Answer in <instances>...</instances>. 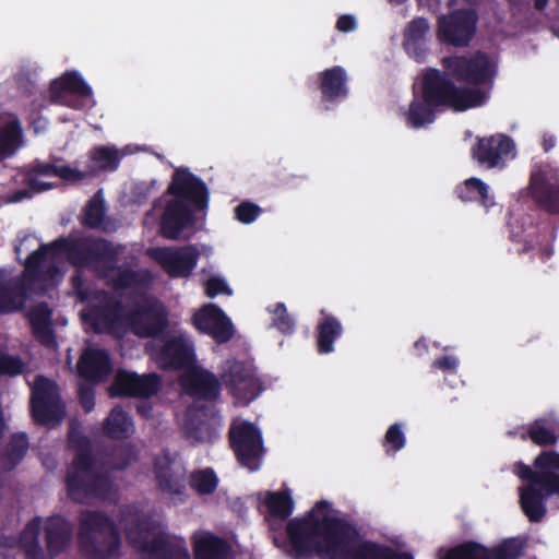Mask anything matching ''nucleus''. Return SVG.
<instances>
[{
    "mask_svg": "<svg viewBox=\"0 0 559 559\" xmlns=\"http://www.w3.org/2000/svg\"><path fill=\"white\" fill-rule=\"evenodd\" d=\"M528 191L549 212H559V167L536 163L531 170Z\"/></svg>",
    "mask_w": 559,
    "mask_h": 559,
    "instance_id": "2eb2a0df",
    "label": "nucleus"
},
{
    "mask_svg": "<svg viewBox=\"0 0 559 559\" xmlns=\"http://www.w3.org/2000/svg\"><path fill=\"white\" fill-rule=\"evenodd\" d=\"M70 444L76 449V455L67 477L69 497L79 502L104 498L111 487L109 471L123 468L128 461L123 460L119 463L106 461L98 465L90 455L88 441L74 428L70 432Z\"/></svg>",
    "mask_w": 559,
    "mask_h": 559,
    "instance_id": "39448f33",
    "label": "nucleus"
},
{
    "mask_svg": "<svg viewBox=\"0 0 559 559\" xmlns=\"http://www.w3.org/2000/svg\"><path fill=\"white\" fill-rule=\"evenodd\" d=\"M456 193L463 201L480 200L486 207L492 204L489 187L478 178L466 179L456 187Z\"/></svg>",
    "mask_w": 559,
    "mask_h": 559,
    "instance_id": "72a5a7b5",
    "label": "nucleus"
},
{
    "mask_svg": "<svg viewBox=\"0 0 559 559\" xmlns=\"http://www.w3.org/2000/svg\"><path fill=\"white\" fill-rule=\"evenodd\" d=\"M190 483L199 493L205 495L216 489L218 480L212 469L205 468L193 473Z\"/></svg>",
    "mask_w": 559,
    "mask_h": 559,
    "instance_id": "4c0bfd02",
    "label": "nucleus"
},
{
    "mask_svg": "<svg viewBox=\"0 0 559 559\" xmlns=\"http://www.w3.org/2000/svg\"><path fill=\"white\" fill-rule=\"evenodd\" d=\"M148 349L151 357L159 367L182 370L181 388L195 400V404L187 409L181 421L188 438L197 442L211 441L216 436L217 420L212 406L204 402H210L218 395L215 376L195 362L192 343L182 333L155 341Z\"/></svg>",
    "mask_w": 559,
    "mask_h": 559,
    "instance_id": "7ed1b4c3",
    "label": "nucleus"
},
{
    "mask_svg": "<svg viewBox=\"0 0 559 559\" xmlns=\"http://www.w3.org/2000/svg\"><path fill=\"white\" fill-rule=\"evenodd\" d=\"M473 157L483 166H503L515 157L513 142H477L472 148Z\"/></svg>",
    "mask_w": 559,
    "mask_h": 559,
    "instance_id": "b1692460",
    "label": "nucleus"
},
{
    "mask_svg": "<svg viewBox=\"0 0 559 559\" xmlns=\"http://www.w3.org/2000/svg\"><path fill=\"white\" fill-rule=\"evenodd\" d=\"M455 3H456V0H447V4H448L449 7H452V5H454Z\"/></svg>",
    "mask_w": 559,
    "mask_h": 559,
    "instance_id": "6e6d98bb",
    "label": "nucleus"
},
{
    "mask_svg": "<svg viewBox=\"0 0 559 559\" xmlns=\"http://www.w3.org/2000/svg\"><path fill=\"white\" fill-rule=\"evenodd\" d=\"M21 181L27 186V189L17 191L11 199V202H19L31 198L34 193L43 192L57 186L59 180L78 182L84 179V174L80 169L70 166H52L49 164L37 163L26 171L20 173Z\"/></svg>",
    "mask_w": 559,
    "mask_h": 559,
    "instance_id": "f8f14e48",
    "label": "nucleus"
},
{
    "mask_svg": "<svg viewBox=\"0 0 559 559\" xmlns=\"http://www.w3.org/2000/svg\"><path fill=\"white\" fill-rule=\"evenodd\" d=\"M17 142H0V160L12 156L17 150Z\"/></svg>",
    "mask_w": 559,
    "mask_h": 559,
    "instance_id": "8fccbe9b",
    "label": "nucleus"
},
{
    "mask_svg": "<svg viewBox=\"0 0 559 559\" xmlns=\"http://www.w3.org/2000/svg\"><path fill=\"white\" fill-rule=\"evenodd\" d=\"M138 409L145 417H147L150 415V405L147 402H141L138 405Z\"/></svg>",
    "mask_w": 559,
    "mask_h": 559,
    "instance_id": "603ef678",
    "label": "nucleus"
},
{
    "mask_svg": "<svg viewBox=\"0 0 559 559\" xmlns=\"http://www.w3.org/2000/svg\"><path fill=\"white\" fill-rule=\"evenodd\" d=\"M230 442L241 465L249 471L260 467L263 452L261 432L251 423L236 419L230 428Z\"/></svg>",
    "mask_w": 559,
    "mask_h": 559,
    "instance_id": "4468645a",
    "label": "nucleus"
},
{
    "mask_svg": "<svg viewBox=\"0 0 559 559\" xmlns=\"http://www.w3.org/2000/svg\"><path fill=\"white\" fill-rule=\"evenodd\" d=\"M428 32V21L425 17H415L406 25L403 34L405 51L418 62L424 60L427 52L425 41Z\"/></svg>",
    "mask_w": 559,
    "mask_h": 559,
    "instance_id": "a878e982",
    "label": "nucleus"
},
{
    "mask_svg": "<svg viewBox=\"0 0 559 559\" xmlns=\"http://www.w3.org/2000/svg\"><path fill=\"white\" fill-rule=\"evenodd\" d=\"M31 407L34 419L46 426H56L64 416L56 384L44 377H36L32 384Z\"/></svg>",
    "mask_w": 559,
    "mask_h": 559,
    "instance_id": "ddd939ff",
    "label": "nucleus"
},
{
    "mask_svg": "<svg viewBox=\"0 0 559 559\" xmlns=\"http://www.w3.org/2000/svg\"><path fill=\"white\" fill-rule=\"evenodd\" d=\"M433 366L443 371H451L456 369V367L459 366V360L455 357L447 356L441 359H437L433 362Z\"/></svg>",
    "mask_w": 559,
    "mask_h": 559,
    "instance_id": "de8ad7c7",
    "label": "nucleus"
},
{
    "mask_svg": "<svg viewBox=\"0 0 559 559\" xmlns=\"http://www.w3.org/2000/svg\"><path fill=\"white\" fill-rule=\"evenodd\" d=\"M347 74L343 67L334 66L318 73V88L325 109L348 96Z\"/></svg>",
    "mask_w": 559,
    "mask_h": 559,
    "instance_id": "4be33fe9",
    "label": "nucleus"
},
{
    "mask_svg": "<svg viewBox=\"0 0 559 559\" xmlns=\"http://www.w3.org/2000/svg\"><path fill=\"white\" fill-rule=\"evenodd\" d=\"M480 93L461 90L454 80L439 69H428L421 81V98L433 107L450 108L454 111H465L476 108Z\"/></svg>",
    "mask_w": 559,
    "mask_h": 559,
    "instance_id": "9d476101",
    "label": "nucleus"
},
{
    "mask_svg": "<svg viewBox=\"0 0 559 559\" xmlns=\"http://www.w3.org/2000/svg\"><path fill=\"white\" fill-rule=\"evenodd\" d=\"M72 528L63 519H34L21 534L20 544L32 559H47L58 555L68 545Z\"/></svg>",
    "mask_w": 559,
    "mask_h": 559,
    "instance_id": "1a4fd4ad",
    "label": "nucleus"
},
{
    "mask_svg": "<svg viewBox=\"0 0 559 559\" xmlns=\"http://www.w3.org/2000/svg\"><path fill=\"white\" fill-rule=\"evenodd\" d=\"M78 370L90 381H103L111 372L108 354L102 348H86L78 362Z\"/></svg>",
    "mask_w": 559,
    "mask_h": 559,
    "instance_id": "393cba45",
    "label": "nucleus"
},
{
    "mask_svg": "<svg viewBox=\"0 0 559 559\" xmlns=\"http://www.w3.org/2000/svg\"><path fill=\"white\" fill-rule=\"evenodd\" d=\"M0 140H23L20 119L11 112H0Z\"/></svg>",
    "mask_w": 559,
    "mask_h": 559,
    "instance_id": "e433bc0d",
    "label": "nucleus"
},
{
    "mask_svg": "<svg viewBox=\"0 0 559 559\" xmlns=\"http://www.w3.org/2000/svg\"><path fill=\"white\" fill-rule=\"evenodd\" d=\"M441 66L455 82L463 84L461 90L481 94L477 107L487 103L497 76V64L486 52L443 57Z\"/></svg>",
    "mask_w": 559,
    "mask_h": 559,
    "instance_id": "6e6552de",
    "label": "nucleus"
},
{
    "mask_svg": "<svg viewBox=\"0 0 559 559\" xmlns=\"http://www.w3.org/2000/svg\"><path fill=\"white\" fill-rule=\"evenodd\" d=\"M535 471L521 463L514 473L528 483L520 488V504L532 522L540 521L546 512L545 497L559 496V453L542 452L534 461Z\"/></svg>",
    "mask_w": 559,
    "mask_h": 559,
    "instance_id": "0eeeda50",
    "label": "nucleus"
},
{
    "mask_svg": "<svg viewBox=\"0 0 559 559\" xmlns=\"http://www.w3.org/2000/svg\"><path fill=\"white\" fill-rule=\"evenodd\" d=\"M171 198L166 201L162 216V234L170 239L193 223V211L206 206L205 186L186 168H177L168 187Z\"/></svg>",
    "mask_w": 559,
    "mask_h": 559,
    "instance_id": "423d86ee",
    "label": "nucleus"
},
{
    "mask_svg": "<svg viewBox=\"0 0 559 559\" xmlns=\"http://www.w3.org/2000/svg\"><path fill=\"white\" fill-rule=\"evenodd\" d=\"M155 474L159 487L170 496L179 495L182 490V479L179 466L173 464L167 456L155 462Z\"/></svg>",
    "mask_w": 559,
    "mask_h": 559,
    "instance_id": "c85d7f7f",
    "label": "nucleus"
},
{
    "mask_svg": "<svg viewBox=\"0 0 559 559\" xmlns=\"http://www.w3.org/2000/svg\"><path fill=\"white\" fill-rule=\"evenodd\" d=\"M45 123H46L45 120H43L41 118H38L37 120H34L32 122V126H33L35 132H38L39 129H43L45 127Z\"/></svg>",
    "mask_w": 559,
    "mask_h": 559,
    "instance_id": "5fc2aeb1",
    "label": "nucleus"
},
{
    "mask_svg": "<svg viewBox=\"0 0 559 559\" xmlns=\"http://www.w3.org/2000/svg\"><path fill=\"white\" fill-rule=\"evenodd\" d=\"M356 25V20L353 15L344 14L337 19L335 27L340 32L348 33L354 31Z\"/></svg>",
    "mask_w": 559,
    "mask_h": 559,
    "instance_id": "49530a36",
    "label": "nucleus"
},
{
    "mask_svg": "<svg viewBox=\"0 0 559 559\" xmlns=\"http://www.w3.org/2000/svg\"><path fill=\"white\" fill-rule=\"evenodd\" d=\"M159 379L155 374L139 376L118 371L110 388L111 395L150 396L157 392Z\"/></svg>",
    "mask_w": 559,
    "mask_h": 559,
    "instance_id": "5701e85b",
    "label": "nucleus"
},
{
    "mask_svg": "<svg viewBox=\"0 0 559 559\" xmlns=\"http://www.w3.org/2000/svg\"><path fill=\"white\" fill-rule=\"evenodd\" d=\"M79 538L82 551L88 559H110L119 552L120 539L115 526L100 513L82 514Z\"/></svg>",
    "mask_w": 559,
    "mask_h": 559,
    "instance_id": "9b49d317",
    "label": "nucleus"
},
{
    "mask_svg": "<svg viewBox=\"0 0 559 559\" xmlns=\"http://www.w3.org/2000/svg\"><path fill=\"white\" fill-rule=\"evenodd\" d=\"M195 559H233L229 547L209 532H198L192 537Z\"/></svg>",
    "mask_w": 559,
    "mask_h": 559,
    "instance_id": "bb28decb",
    "label": "nucleus"
},
{
    "mask_svg": "<svg viewBox=\"0 0 559 559\" xmlns=\"http://www.w3.org/2000/svg\"><path fill=\"white\" fill-rule=\"evenodd\" d=\"M525 548L521 538H510L495 549H487L475 543L463 544L447 552L443 559H518Z\"/></svg>",
    "mask_w": 559,
    "mask_h": 559,
    "instance_id": "aec40b11",
    "label": "nucleus"
},
{
    "mask_svg": "<svg viewBox=\"0 0 559 559\" xmlns=\"http://www.w3.org/2000/svg\"><path fill=\"white\" fill-rule=\"evenodd\" d=\"M477 15L474 10H457L438 19V38L441 43L465 47L474 37Z\"/></svg>",
    "mask_w": 559,
    "mask_h": 559,
    "instance_id": "dca6fc26",
    "label": "nucleus"
},
{
    "mask_svg": "<svg viewBox=\"0 0 559 559\" xmlns=\"http://www.w3.org/2000/svg\"><path fill=\"white\" fill-rule=\"evenodd\" d=\"M23 362L13 356L0 352V376H15L23 371Z\"/></svg>",
    "mask_w": 559,
    "mask_h": 559,
    "instance_id": "c03bdc74",
    "label": "nucleus"
},
{
    "mask_svg": "<svg viewBox=\"0 0 559 559\" xmlns=\"http://www.w3.org/2000/svg\"><path fill=\"white\" fill-rule=\"evenodd\" d=\"M15 251L19 257L31 254L21 283L0 278V313L20 309L27 290H46L58 284L71 263L94 267L120 295L134 298V309L126 311L105 293L97 292L92 297L82 288L81 277H74L75 293L82 301L87 302V308L81 312L86 328L120 337L128 329L139 336H153L166 325L163 305L146 296L152 282L150 273L114 267L119 248L105 240L71 237L41 246L36 236L25 235L17 240Z\"/></svg>",
    "mask_w": 559,
    "mask_h": 559,
    "instance_id": "f257e3e1",
    "label": "nucleus"
},
{
    "mask_svg": "<svg viewBox=\"0 0 559 559\" xmlns=\"http://www.w3.org/2000/svg\"><path fill=\"white\" fill-rule=\"evenodd\" d=\"M119 158L120 154L114 147L98 146L93 151L90 157L87 169L80 171L84 174L85 178L87 175L95 174L99 170H111L117 167Z\"/></svg>",
    "mask_w": 559,
    "mask_h": 559,
    "instance_id": "2f4dec72",
    "label": "nucleus"
},
{
    "mask_svg": "<svg viewBox=\"0 0 559 559\" xmlns=\"http://www.w3.org/2000/svg\"><path fill=\"white\" fill-rule=\"evenodd\" d=\"M127 539L142 550L143 559H190L185 542L166 534L162 521L138 507H128L119 521Z\"/></svg>",
    "mask_w": 559,
    "mask_h": 559,
    "instance_id": "20e7f679",
    "label": "nucleus"
},
{
    "mask_svg": "<svg viewBox=\"0 0 559 559\" xmlns=\"http://www.w3.org/2000/svg\"><path fill=\"white\" fill-rule=\"evenodd\" d=\"M415 346H416V348H419L420 342H417Z\"/></svg>",
    "mask_w": 559,
    "mask_h": 559,
    "instance_id": "13d9d810",
    "label": "nucleus"
},
{
    "mask_svg": "<svg viewBox=\"0 0 559 559\" xmlns=\"http://www.w3.org/2000/svg\"><path fill=\"white\" fill-rule=\"evenodd\" d=\"M205 293L209 297L213 298L218 295H231L233 290L227 284L226 280L221 275H211L204 282Z\"/></svg>",
    "mask_w": 559,
    "mask_h": 559,
    "instance_id": "79ce46f5",
    "label": "nucleus"
},
{
    "mask_svg": "<svg viewBox=\"0 0 559 559\" xmlns=\"http://www.w3.org/2000/svg\"><path fill=\"white\" fill-rule=\"evenodd\" d=\"M150 257L171 277H188L197 266L200 258L198 247H164L148 250Z\"/></svg>",
    "mask_w": 559,
    "mask_h": 559,
    "instance_id": "f3484780",
    "label": "nucleus"
},
{
    "mask_svg": "<svg viewBox=\"0 0 559 559\" xmlns=\"http://www.w3.org/2000/svg\"><path fill=\"white\" fill-rule=\"evenodd\" d=\"M222 379L239 403L247 404L261 392L259 380L251 365L241 361H226Z\"/></svg>",
    "mask_w": 559,
    "mask_h": 559,
    "instance_id": "6ab92c4d",
    "label": "nucleus"
},
{
    "mask_svg": "<svg viewBox=\"0 0 559 559\" xmlns=\"http://www.w3.org/2000/svg\"><path fill=\"white\" fill-rule=\"evenodd\" d=\"M51 102L74 109H82L93 92L91 86L76 71H67L55 79L49 87Z\"/></svg>",
    "mask_w": 559,
    "mask_h": 559,
    "instance_id": "a211bd4d",
    "label": "nucleus"
},
{
    "mask_svg": "<svg viewBox=\"0 0 559 559\" xmlns=\"http://www.w3.org/2000/svg\"><path fill=\"white\" fill-rule=\"evenodd\" d=\"M105 431L111 438H124L133 432V424L127 414L115 407L106 420Z\"/></svg>",
    "mask_w": 559,
    "mask_h": 559,
    "instance_id": "f704fd0d",
    "label": "nucleus"
},
{
    "mask_svg": "<svg viewBox=\"0 0 559 559\" xmlns=\"http://www.w3.org/2000/svg\"><path fill=\"white\" fill-rule=\"evenodd\" d=\"M436 107L425 102L423 98L415 97L407 111H405V121L412 129L426 128L436 119Z\"/></svg>",
    "mask_w": 559,
    "mask_h": 559,
    "instance_id": "c756f323",
    "label": "nucleus"
},
{
    "mask_svg": "<svg viewBox=\"0 0 559 559\" xmlns=\"http://www.w3.org/2000/svg\"><path fill=\"white\" fill-rule=\"evenodd\" d=\"M549 148H550V145L546 143V144H545V146H544V151H545V152H548V151H549Z\"/></svg>",
    "mask_w": 559,
    "mask_h": 559,
    "instance_id": "4d7b16f0",
    "label": "nucleus"
},
{
    "mask_svg": "<svg viewBox=\"0 0 559 559\" xmlns=\"http://www.w3.org/2000/svg\"><path fill=\"white\" fill-rule=\"evenodd\" d=\"M258 498L267 511V521L272 527L274 526L275 521H284L293 513L294 502L290 493L287 491L260 492Z\"/></svg>",
    "mask_w": 559,
    "mask_h": 559,
    "instance_id": "cd10ccee",
    "label": "nucleus"
},
{
    "mask_svg": "<svg viewBox=\"0 0 559 559\" xmlns=\"http://www.w3.org/2000/svg\"><path fill=\"white\" fill-rule=\"evenodd\" d=\"M259 213L260 209L252 203H242L235 209L237 219L245 224L252 223Z\"/></svg>",
    "mask_w": 559,
    "mask_h": 559,
    "instance_id": "a18cd8bd",
    "label": "nucleus"
},
{
    "mask_svg": "<svg viewBox=\"0 0 559 559\" xmlns=\"http://www.w3.org/2000/svg\"><path fill=\"white\" fill-rule=\"evenodd\" d=\"M556 420L550 418H543L537 420L530 429L531 439L537 444H548L556 441Z\"/></svg>",
    "mask_w": 559,
    "mask_h": 559,
    "instance_id": "c9c22d12",
    "label": "nucleus"
},
{
    "mask_svg": "<svg viewBox=\"0 0 559 559\" xmlns=\"http://www.w3.org/2000/svg\"><path fill=\"white\" fill-rule=\"evenodd\" d=\"M80 399L85 411L90 412L94 406V392L90 388L80 389Z\"/></svg>",
    "mask_w": 559,
    "mask_h": 559,
    "instance_id": "09e8293b",
    "label": "nucleus"
},
{
    "mask_svg": "<svg viewBox=\"0 0 559 559\" xmlns=\"http://www.w3.org/2000/svg\"><path fill=\"white\" fill-rule=\"evenodd\" d=\"M50 316V309L43 304L33 307L28 311V318L35 335L40 340V342L49 346H53L55 342L51 334Z\"/></svg>",
    "mask_w": 559,
    "mask_h": 559,
    "instance_id": "7c9ffc66",
    "label": "nucleus"
},
{
    "mask_svg": "<svg viewBox=\"0 0 559 559\" xmlns=\"http://www.w3.org/2000/svg\"><path fill=\"white\" fill-rule=\"evenodd\" d=\"M322 321L318 325V348L322 354H328L333 350V342L342 333L341 323L333 317L326 316L323 311Z\"/></svg>",
    "mask_w": 559,
    "mask_h": 559,
    "instance_id": "473e14b6",
    "label": "nucleus"
},
{
    "mask_svg": "<svg viewBox=\"0 0 559 559\" xmlns=\"http://www.w3.org/2000/svg\"><path fill=\"white\" fill-rule=\"evenodd\" d=\"M287 535L285 550L297 558L316 555L321 559H413L362 539L326 501L317 502L307 516L289 521Z\"/></svg>",
    "mask_w": 559,
    "mask_h": 559,
    "instance_id": "f03ea898",
    "label": "nucleus"
},
{
    "mask_svg": "<svg viewBox=\"0 0 559 559\" xmlns=\"http://www.w3.org/2000/svg\"><path fill=\"white\" fill-rule=\"evenodd\" d=\"M270 312L272 313L274 326H276L281 332L290 333L293 331L294 322L288 317L284 304H276L274 308H270Z\"/></svg>",
    "mask_w": 559,
    "mask_h": 559,
    "instance_id": "a19ab883",
    "label": "nucleus"
},
{
    "mask_svg": "<svg viewBox=\"0 0 559 559\" xmlns=\"http://www.w3.org/2000/svg\"><path fill=\"white\" fill-rule=\"evenodd\" d=\"M549 0H534V8L537 11H544L548 7Z\"/></svg>",
    "mask_w": 559,
    "mask_h": 559,
    "instance_id": "864d4df0",
    "label": "nucleus"
},
{
    "mask_svg": "<svg viewBox=\"0 0 559 559\" xmlns=\"http://www.w3.org/2000/svg\"><path fill=\"white\" fill-rule=\"evenodd\" d=\"M198 330L210 334L217 342H226L234 334V326L222 309L209 304L200 309L193 318Z\"/></svg>",
    "mask_w": 559,
    "mask_h": 559,
    "instance_id": "412c9836",
    "label": "nucleus"
},
{
    "mask_svg": "<svg viewBox=\"0 0 559 559\" xmlns=\"http://www.w3.org/2000/svg\"><path fill=\"white\" fill-rule=\"evenodd\" d=\"M105 207L100 193L98 192L87 204L83 217L84 224L91 227L103 226Z\"/></svg>",
    "mask_w": 559,
    "mask_h": 559,
    "instance_id": "58836bf2",
    "label": "nucleus"
},
{
    "mask_svg": "<svg viewBox=\"0 0 559 559\" xmlns=\"http://www.w3.org/2000/svg\"><path fill=\"white\" fill-rule=\"evenodd\" d=\"M27 449V438L25 435H16L12 438L10 448L8 450L7 459L9 461L8 467L16 465Z\"/></svg>",
    "mask_w": 559,
    "mask_h": 559,
    "instance_id": "ea45409f",
    "label": "nucleus"
},
{
    "mask_svg": "<svg viewBox=\"0 0 559 559\" xmlns=\"http://www.w3.org/2000/svg\"><path fill=\"white\" fill-rule=\"evenodd\" d=\"M476 140H501V141H504V140H512L509 135L504 134V133H497L495 135H490L488 138H477Z\"/></svg>",
    "mask_w": 559,
    "mask_h": 559,
    "instance_id": "3c124183",
    "label": "nucleus"
},
{
    "mask_svg": "<svg viewBox=\"0 0 559 559\" xmlns=\"http://www.w3.org/2000/svg\"><path fill=\"white\" fill-rule=\"evenodd\" d=\"M405 445V436L400 427V425H392L386 433L384 447L388 453L401 450Z\"/></svg>",
    "mask_w": 559,
    "mask_h": 559,
    "instance_id": "37998d69",
    "label": "nucleus"
}]
</instances>
